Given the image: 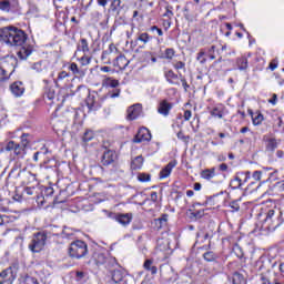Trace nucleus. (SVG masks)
<instances>
[{
	"label": "nucleus",
	"instance_id": "5701e85b",
	"mask_svg": "<svg viewBox=\"0 0 284 284\" xmlns=\"http://www.w3.org/2000/svg\"><path fill=\"white\" fill-rule=\"evenodd\" d=\"M151 39H152V37H150V34L148 32L138 33V37L135 39V43L138 41H140L141 43L146 45V43H150Z\"/></svg>",
	"mask_w": 284,
	"mask_h": 284
},
{
	"label": "nucleus",
	"instance_id": "79ce46f5",
	"mask_svg": "<svg viewBox=\"0 0 284 284\" xmlns=\"http://www.w3.org/2000/svg\"><path fill=\"white\" fill-rule=\"evenodd\" d=\"M92 61V58L88 57L87 54H84L81 59H80V63L81 65H90V62Z\"/></svg>",
	"mask_w": 284,
	"mask_h": 284
},
{
	"label": "nucleus",
	"instance_id": "864d4df0",
	"mask_svg": "<svg viewBox=\"0 0 284 284\" xmlns=\"http://www.w3.org/2000/svg\"><path fill=\"white\" fill-rule=\"evenodd\" d=\"M261 283L262 284H272V282L265 275H261Z\"/></svg>",
	"mask_w": 284,
	"mask_h": 284
},
{
	"label": "nucleus",
	"instance_id": "09e8293b",
	"mask_svg": "<svg viewBox=\"0 0 284 284\" xmlns=\"http://www.w3.org/2000/svg\"><path fill=\"white\" fill-rule=\"evenodd\" d=\"M68 77H70V74L65 71H62V72L59 73L58 79L60 81H63V79H68Z\"/></svg>",
	"mask_w": 284,
	"mask_h": 284
},
{
	"label": "nucleus",
	"instance_id": "9b49d317",
	"mask_svg": "<svg viewBox=\"0 0 284 284\" xmlns=\"http://www.w3.org/2000/svg\"><path fill=\"white\" fill-rule=\"evenodd\" d=\"M173 104L168 102V100H163L160 102L158 106L159 114H162V116H168L170 114V110H172Z\"/></svg>",
	"mask_w": 284,
	"mask_h": 284
},
{
	"label": "nucleus",
	"instance_id": "0eeeda50",
	"mask_svg": "<svg viewBox=\"0 0 284 284\" xmlns=\"http://www.w3.org/2000/svg\"><path fill=\"white\" fill-rule=\"evenodd\" d=\"M152 140V133H150V130L148 128H142L138 131L134 143H143V141H151Z\"/></svg>",
	"mask_w": 284,
	"mask_h": 284
},
{
	"label": "nucleus",
	"instance_id": "cd10ccee",
	"mask_svg": "<svg viewBox=\"0 0 284 284\" xmlns=\"http://www.w3.org/2000/svg\"><path fill=\"white\" fill-rule=\"evenodd\" d=\"M12 8V2L10 0H2L0 1V10L3 12H10Z\"/></svg>",
	"mask_w": 284,
	"mask_h": 284
},
{
	"label": "nucleus",
	"instance_id": "a878e982",
	"mask_svg": "<svg viewBox=\"0 0 284 284\" xmlns=\"http://www.w3.org/2000/svg\"><path fill=\"white\" fill-rule=\"evenodd\" d=\"M30 141H32V135L30 133H23L21 135V143H19L24 150L28 149V145H30Z\"/></svg>",
	"mask_w": 284,
	"mask_h": 284
},
{
	"label": "nucleus",
	"instance_id": "f704fd0d",
	"mask_svg": "<svg viewBox=\"0 0 284 284\" xmlns=\"http://www.w3.org/2000/svg\"><path fill=\"white\" fill-rule=\"evenodd\" d=\"M241 185H243V182H242L241 178H239V176H235L231 181V186L233 190H239V187H241Z\"/></svg>",
	"mask_w": 284,
	"mask_h": 284
},
{
	"label": "nucleus",
	"instance_id": "5fc2aeb1",
	"mask_svg": "<svg viewBox=\"0 0 284 284\" xmlns=\"http://www.w3.org/2000/svg\"><path fill=\"white\" fill-rule=\"evenodd\" d=\"M231 207L234 212H239V210H241V206H239V203L236 202H232Z\"/></svg>",
	"mask_w": 284,
	"mask_h": 284
},
{
	"label": "nucleus",
	"instance_id": "a211bd4d",
	"mask_svg": "<svg viewBox=\"0 0 284 284\" xmlns=\"http://www.w3.org/2000/svg\"><path fill=\"white\" fill-rule=\"evenodd\" d=\"M265 142H266L267 152H274V150H276V148H278V143L276 142V139H274V138H266Z\"/></svg>",
	"mask_w": 284,
	"mask_h": 284
},
{
	"label": "nucleus",
	"instance_id": "f8f14e48",
	"mask_svg": "<svg viewBox=\"0 0 284 284\" xmlns=\"http://www.w3.org/2000/svg\"><path fill=\"white\" fill-rule=\"evenodd\" d=\"M176 168V160L169 162L160 172V179H168L172 174V170Z\"/></svg>",
	"mask_w": 284,
	"mask_h": 284
},
{
	"label": "nucleus",
	"instance_id": "49530a36",
	"mask_svg": "<svg viewBox=\"0 0 284 284\" xmlns=\"http://www.w3.org/2000/svg\"><path fill=\"white\" fill-rule=\"evenodd\" d=\"M275 187L280 191V192H284V180L277 182L275 184Z\"/></svg>",
	"mask_w": 284,
	"mask_h": 284
},
{
	"label": "nucleus",
	"instance_id": "de8ad7c7",
	"mask_svg": "<svg viewBox=\"0 0 284 284\" xmlns=\"http://www.w3.org/2000/svg\"><path fill=\"white\" fill-rule=\"evenodd\" d=\"M263 175V172H261V171H255L254 173H253V179H254V181H261V176Z\"/></svg>",
	"mask_w": 284,
	"mask_h": 284
},
{
	"label": "nucleus",
	"instance_id": "13d9d810",
	"mask_svg": "<svg viewBox=\"0 0 284 284\" xmlns=\"http://www.w3.org/2000/svg\"><path fill=\"white\" fill-rule=\"evenodd\" d=\"M276 68H278V63H276V62H271V63H270V70H272V71L274 72V70H275Z\"/></svg>",
	"mask_w": 284,
	"mask_h": 284
},
{
	"label": "nucleus",
	"instance_id": "37998d69",
	"mask_svg": "<svg viewBox=\"0 0 284 284\" xmlns=\"http://www.w3.org/2000/svg\"><path fill=\"white\" fill-rule=\"evenodd\" d=\"M173 68L175 70H184L185 72V62L183 61H176L174 64H173Z\"/></svg>",
	"mask_w": 284,
	"mask_h": 284
},
{
	"label": "nucleus",
	"instance_id": "e2e57ef3",
	"mask_svg": "<svg viewBox=\"0 0 284 284\" xmlns=\"http://www.w3.org/2000/svg\"><path fill=\"white\" fill-rule=\"evenodd\" d=\"M119 10V7H116L113 2L111 3V11L116 12Z\"/></svg>",
	"mask_w": 284,
	"mask_h": 284
},
{
	"label": "nucleus",
	"instance_id": "f03ea898",
	"mask_svg": "<svg viewBox=\"0 0 284 284\" xmlns=\"http://www.w3.org/2000/svg\"><path fill=\"white\" fill-rule=\"evenodd\" d=\"M88 255V244L84 241L77 240L70 244L69 256L71 258H83Z\"/></svg>",
	"mask_w": 284,
	"mask_h": 284
},
{
	"label": "nucleus",
	"instance_id": "b1692460",
	"mask_svg": "<svg viewBox=\"0 0 284 284\" xmlns=\"http://www.w3.org/2000/svg\"><path fill=\"white\" fill-rule=\"evenodd\" d=\"M236 65H237V70H241L242 72L247 70V68H248L247 58H245V57L237 58Z\"/></svg>",
	"mask_w": 284,
	"mask_h": 284
},
{
	"label": "nucleus",
	"instance_id": "4c0bfd02",
	"mask_svg": "<svg viewBox=\"0 0 284 284\" xmlns=\"http://www.w3.org/2000/svg\"><path fill=\"white\" fill-rule=\"evenodd\" d=\"M196 61H199L202 65L207 62V59H205V51L201 50L197 53Z\"/></svg>",
	"mask_w": 284,
	"mask_h": 284
},
{
	"label": "nucleus",
	"instance_id": "dca6fc26",
	"mask_svg": "<svg viewBox=\"0 0 284 284\" xmlns=\"http://www.w3.org/2000/svg\"><path fill=\"white\" fill-rule=\"evenodd\" d=\"M19 284H39V280L28 274H24L19 277Z\"/></svg>",
	"mask_w": 284,
	"mask_h": 284
},
{
	"label": "nucleus",
	"instance_id": "58836bf2",
	"mask_svg": "<svg viewBox=\"0 0 284 284\" xmlns=\"http://www.w3.org/2000/svg\"><path fill=\"white\" fill-rule=\"evenodd\" d=\"M211 115L217 118V119H223V111L219 108H214L212 111H211Z\"/></svg>",
	"mask_w": 284,
	"mask_h": 284
},
{
	"label": "nucleus",
	"instance_id": "4be33fe9",
	"mask_svg": "<svg viewBox=\"0 0 284 284\" xmlns=\"http://www.w3.org/2000/svg\"><path fill=\"white\" fill-rule=\"evenodd\" d=\"M32 54V49L30 48H26L22 47L19 52H18V57L19 59H21L22 61H26V59H28V57H30Z\"/></svg>",
	"mask_w": 284,
	"mask_h": 284
},
{
	"label": "nucleus",
	"instance_id": "412c9836",
	"mask_svg": "<svg viewBox=\"0 0 284 284\" xmlns=\"http://www.w3.org/2000/svg\"><path fill=\"white\" fill-rule=\"evenodd\" d=\"M78 51L83 52L84 54L90 52V44L85 38L80 40V43L78 44Z\"/></svg>",
	"mask_w": 284,
	"mask_h": 284
},
{
	"label": "nucleus",
	"instance_id": "774afa93",
	"mask_svg": "<svg viewBox=\"0 0 284 284\" xmlns=\"http://www.w3.org/2000/svg\"><path fill=\"white\" fill-rule=\"evenodd\" d=\"M280 271L284 274V262L280 265Z\"/></svg>",
	"mask_w": 284,
	"mask_h": 284
},
{
	"label": "nucleus",
	"instance_id": "ea45409f",
	"mask_svg": "<svg viewBox=\"0 0 284 284\" xmlns=\"http://www.w3.org/2000/svg\"><path fill=\"white\" fill-rule=\"evenodd\" d=\"M138 180L141 182V183H148L150 181V174L148 173H140L138 175Z\"/></svg>",
	"mask_w": 284,
	"mask_h": 284
},
{
	"label": "nucleus",
	"instance_id": "e433bc0d",
	"mask_svg": "<svg viewBox=\"0 0 284 284\" xmlns=\"http://www.w3.org/2000/svg\"><path fill=\"white\" fill-rule=\"evenodd\" d=\"M156 225H160L159 227H163L168 225V215H162L158 220H155Z\"/></svg>",
	"mask_w": 284,
	"mask_h": 284
},
{
	"label": "nucleus",
	"instance_id": "c756f323",
	"mask_svg": "<svg viewBox=\"0 0 284 284\" xmlns=\"http://www.w3.org/2000/svg\"><path fill=\"white\" fill-rule=\"evenodd\" d=\"M175 54H176V51H174L173 48H168L164 51V59H166L168 61H172Z\"/></svg>",
	"mask_w": 284,
	"mask_h": 284
},
{
	"label": "nucleus",
	"instance_id": "a18cd8bd",
	"mask_svg": "<svg viewBox=\"0 0 284 284\" xmlns=\"http://www.w3.org/2000/svg\"><path fill=\"white\" fill-rule=\"evenodd\" d=\"M180 79L184 90L187 91V88H190V84H187V80H185V77H183L182 74H180Z\"/></svg>",
	"mask_w": 284,
	"mask_h": 284
},
{
	"label": "nucleus",
	"instance_id": "473e14b6",
	"mask_svg": "<svg viewBox=\"0 0 284 284\" xmlns=\"http://www.w3.org/2000/svg\"><path fill=\"white\" fill-rule=\"evenodd\" d=\"M168 272H174V268L170 264L160 265V274L162 276L168 274Z\"/></svg>",
	"mask_w": 284,
	"mask_h": 284
},
{
	"label": "nucleus",
	"instance_id": "c03bdc74",
	"mask_svg": "<svg viewBox=\"0 0 284 284\" xmlns=\"http://www.w3.org/2000/svg\"><path fill=\"white\" fill-rule=\"evenodd\" d=\"M274 214H275L274 210H270V211L267 212L265 222H266V223H272V220L274 219Z\"/></svg>",
	"mask_w": 284,
	"mask_h": 284
},
{
	"label": "nucleus",
	"instance_id": "c85d7f7f",
	"mask_svg": "<svg viewBox=\"0 0 284 284\" xmlns=\"http://www.w3.org/2000/svg\"><path fill=\"white\" fill-rule=\"evenodd\" d=\"M94 139V131L92 130H87L82 136L83 143H90Z\"/></svg>",
	"mask_w": 284,
	"mask_h": 284
},
{
	"label": "nucleus",
	"instance_id": "2f4dec72",
	"mask_svg": "<svg viewBox=\"0 0 284 284\" xmlns=\"http://www.w3.org/2000/svg\"><path fill=\"white\" fill-rule=\"evenodd\" d=\"M69 70H71V72H73V74H79V77H84L85 73L81 70H79V65H77V63L72 62L69 67Z\"/></svg>",
	"mask_w": 284,
	"mask_h": 284
},
{
	"label": "nucleus",
	"instance_id": "052dcab7",
	"mask_svg": "<svg viewBox=\"0 0 284 284\" xmlns=\"http://www.w3.org/2000/svg\"><path fill=\"white\" fill-rule=\"evenodd\" d=\"M194 216H195V219H201V216H203V211H196L194 213Z\"/></svg>",
	"mask_w": 284,
	"mask_h": 284
},
{
	"label": "nucleus",
	"instance_id": "a19ab883",
	"mask_svg": "<svg viewBox=\"0 0 284 284\" xmlns=\"http://www.w3.org/2000/svg\"><path fill=\"white\" fill-rule=\"evenodd\" d=\"M108 97L110 99H116V98L121 97V89H115V90L109 92Z\"/></svg>",
	"mask_w": 284,
	"mask_h": 284
},
{
	"label": "nucleus",
	"instance_id": "69168bd1",
	"mask_svg": "<svg viewBox=\"0 0 284 284\" xmlns=\"http://www.w3.org/2000/svg\"><path fill=\"white\" fill-rule=\"evenodd\" d=\"M186 196H189V197L194 196V191H192V190L186 191Z\"/></svg>",
	"mask_w": 284,
	"mask_h": 284
},
{
	"label": "nucleus",
	"instance_id": "0e129e2a",
	"mask_svg": "<svg viewBox=\"0 0 284 284\" xmlns=\"http://www.w3.org/2000/svg\"><path fill=\"white\" fill-rule=\"evenodd\" d=\"M194 190H195V192H199L201 190V183H195Z\"/></svg>",
	"mask_w": 284,
	"mask_h": 284
},
{
	"label": "nucleus",
	"instance_id": "603ef678",
	"mask_svg": "<svg viewBox=\"0 0 284 284\" xmlns=\"http://www.w3.org/2000/svg\"><path fill=\"white\" fill-rule=\"evenodd\" d=\"M24 194H27L28 196H32V194H34V189L26 187L24 189Z\"/></svg>",
	"mask_w": 284,
	"mask_h": 284
},
{
	"label": "nucleus",
	"instance_id": "680f3d73",
	"mask_svg": "<svg viewBox=\"0 0 284 284\" xmlns=\"http://www.w3.org/2000/svg\"><path fill=\"white\" fill-rule=\"evenodd\" d=\"M83 276H85V273L77 272V278H79V281H81V278H83Z\"/></svg>",
	"mask_w": 284,
	"mask_h": 284
},
{
	"label": "nucleus",
	"instance_id": "9d476101",
	"mask_svg": "<svg viewBox=\"0 0 284 284\" xmlns=\"http://www.w3.org/2000/svg\"><path fill=\"white\" fill-rule=\"evenodd\" d=\"M143 106L141 104H133L128 109V119L129 121H134V119H139L141 116V112Z\"/></svg>",
	"mask_w": 284,
	"mask_h": 284
},
{
	"label": "nucleus",
	"instance_id": "ddd939ff",
	"mask_svg": "<svg viewBox=\"0 0 284 284\" xmlns=\"http://www.w3.org/2000/svg\"><path fill=\"white\" fill-rule=\"evenodd\" d=\"M164 77L168 81V83H170L171 85H181V83H179V78H181V74H176L174 73L172 70L165 71Z\"/></svg>",
	"mask_w": 284,
	"mask_h": 284
},
{
	"label": "nucleus",
	"instance_id": "39448f33",
	"mask_svg": "<svg viewBox=\"0 0 284 284\" xmlns=\"http://www.w3.org/2000/svg\"><path fill=\"white\" fill-rule=\"evenodd\" d=\"M1 152H13L14 156L23 159L26 156V149L14 141H9Z\"/></svg>",
	"mask_w": 284,
	"mask_h": 284
},
{
	"label": "nucleus",
	"instance_id": "7ed1b4c3",
	"mask_svg": "<svg viewBox=\"0 0 284 284\" xmlns=\"http://www.w3.org/2000/svg\"><path fill=\"white\" fill-rule=\"evenodd\" d=\"M14 60L12 58H2L0 60V81L10 79L12 72H14Z\"/></svg>",
	"mask_w": 284,
	"mask_h": 284
},
{
	"label": "nucleus",
	"instance_id": "bb28decb",
	"mask_svg": "<svg viewBox=\"0 0 284 284\" xmlns=\"http://www.w3.org/2000/svg\"><path fill=\"white\" fill-rule=\"evenodd\" d=\"M203 258L207 263H213L214 261H216V258H219V255L216 253H214L213 251H207L203 254Z\"/></svg>",
	"mask_w": 284,
	"mask_h": 284
},
{
	"label": "nucleus",
	"instance_id": "bf43d9fd",
	"mask_svg": "<svg viewBox=\"0 0 284 284\" xmlns=\"http://www.w3.org/2000/svg\"><path fill=\"white\" fill-rule=\"evenodd\" d=\"M220 170L221 172H227V164L225 163L220 164Z\"/></svg>",
	"mask_w": 284,
	"mask_h": 284
},
{
	"label": "nucleus",
	"instance_id": "f257e3e1",
	"mask_svg": "<svg viewBox=\"0 0 284 284\" xmlns=\"http://www.w3.org/2000/svg\"><path fill=\"white\" fill-rule=\"evenodd\" d=\"M26 41H28V34L17 27L9 26L0 29V43H6L10 48H21Z\"/></svg>",
	"mask_w": 284,
	"mask_h": 284
},
{
	"label": "nucleus",
	"instance_id": "6e6d98bb",
	"mask_svg": "<svg viewBox=\"0 0 284 284\" xmlns=\"http://www.w3.org/2000/svg\"><path fill=\"white\" fill-rule=\"evenodd\" d=\"M277 99H278V97L276 95V93H274L273 98L271 100H268V103H271L272 105H276Z\"/></svg>",
	"mask_w": 284,
	"mask_h": 284
},
{
	"label": "nucleus",
	"instance_id": "20e7f679",
	"mask_svg": "<svg viewBox=\"0 0 284 284\" xmlns=\"http://www.w3.org/2000/svg\"><path fill=\"white\" fill-rule=\"evenodd\" d=\"M45 241H48V235L43 232L36 233L31 243L29 244V250L33 253H39L45 247Z\"/></svg>",
	"mask_w": 284,
	"mask_h": 284
},
{
	"label": "nucleus",
	"instance_id": "1a4fd4ad",
	"mask_svg": "<svg viewBox=\"0 0 284 284\" xmlns=\"http://www.w3.org/2000/svg\"><path fill=\"white\" fill-rule=\"evenodd\" d=\"M111 219L120 223V225H130L132 223V214L124 213V214H111Z\"/></svg>",
	"mask_w": 284,
	"mask_h": 284
},
{
	"label": "nucleus",
	"instance_id": "72a5a7b5",
	"mask_svg": "<svg viewBox=\"0 0 284 284\" xmlns=\"http://www.w3.org/2000/svg\"><path fill=\"white\" fill-rule=\"evenodd\" d=\"M95 261H97V265L99 267L101 265H105V263L108 262V257H105V254H103V253H98Z\"/></svg>",
	"mask_w": 284,
	"mask_h": 284
},
{
	"label": "nucleus",
	"instance_id": "393cba45",
	"mask_svg": "<svg viewBox=\"0 0 284 284\" xmlns=\"http://www.w3.org/2000/svg\"><path fill=\"white\" fill-rule=\"evenodd\" d=\"M119 80H114L112 78H105L102 81V85H104V88H119Z\"/></svg>",
	"mask_w": 284,
	"mask_h": 284
},
{
	"label": "nucleus",
	"instance_id": "6ab92c4d",
	"mask_svg": "<svg viewBox=\"0 0 284 284\" xmlns=\"http://www.w3.org/2000/svg\"><path fill=\"white\" fill-rule=\"evenodd\" d=\"M202 179H205L206 181H211V179H214L216 176V170L213 169H206L201 172Z\"/></svg>",
	"mask_w": 284,
	"mask_h": 284
},
{
	"label": "nucleus",
	"instance_id": "c9c22d12",
	"mask_svg": "<svg viewBox=\"0 0 284 284\" xmlns=\"http://www.w3.org/2000/svg\"><path fill=\"white\" fill-rule=\"evenodd\" d=\"M253 125H261L263 123V114L257 113L255 116L252 115Z\"/></svg>",
	"mask_w": 284,
	"mask_h": 284
},
{
	"label": "nucleus",
	"instance_id": "423d86ee",
	"mask_svg": "<svg viewBox=\"0 0 284 284\" xmlns=\"http://www.w3.org/2000/svg\"><path fill=\"white\" fill-rule=\"evenodd\" d=\"M17 278V268L10 266L0 273V284H12Z\"/></svg>",
	"mask_w": 284,
	"mask_h": 284
},
{
	"label": "nucleus",
	"instance_id": "8fccbe9b",
	"mask_svg": "<svg viewBox=\"0 0 284 284\" xmlns=\"http://www.w3.org/2000/svg\"><path fill=\"white\" fill-rule=\"evenodd\" d=\"M190 119H192V111H184V121H190Z\"/></svg>",
	"mask_w": 284,
	"mask_h": 284
},
{
	"label": "nucleus",
	"instance_id": "3c124183",
	"mask_svg": "<svg viewBox=\"0 0 284 284\" xmlns=\"http://www.w3.org/2000/svg\"><path fill=\"white\" fill-rule=\"evenodd\" d=\"M150 196L153 203H156V201H159V194L156 192H151Z\"/></svg>",
	"mask_w": 284,
	"mask_h": 284
},
{
	"label": "nucleus",
	"instance_id": "4d7b16f0",
	"mask_svg": "<svg viewBox=\"0 0 284 284\" xmlns=\"http://www.w3.org/2000/svg\"><path fill=\"white\" fill-rule=\"evenodd\" d=\"M98 6H102V8H105L108 6V0H98Z\"/></svg>",
	"mask_w": 284,
	"mask_h": 284
},
{
	"label": "nucleus",
	"instance_id": "338daca9",
	"mask_svg": "<svg viewBox=\"0 0 284 284\" xmlns=\"http://www.w3.org/2000/svg\"><path fill=\"white\" fill-rule=\"evenodd\" d=\"M101 72H110V67H102Z\"/></svg>",
	"mask_w": 284,
	"mask_h": 284
},
{
	"label": "nucleus",
	"instance_id": "aec40b11",
	"mask_svg": "<svg viewBox=\"0 0 284 284\" xmlns=\"http://www.w3.org/2000/svg\"><path fill=\"white\" fill-rule=\"evenodd\" d=\"M143 168V156L138 155L135 159L131 162V169L132 170H141Z\"/></svg>",
	"mask_w": 284,
	"mask_h": 284
},
{
	"label": "nucleus",
	"instance_id": "2eb2a0df",
	"mask_svg": "<svg viewBox=\"0 0 284 284\" xmlns=\"http://www.w3.org/2000/svg\"><path fill=\"white\" fill-rule=\"evenodd\" d=\"M114 65L119 68V70H125L128 65H130V60H128L125 55H119L115 59Z\"/></svg>",
	"mask_w": 284,
	"mask_h": 284
},
{
	"label": "nucleus",
	"instance_id": "7c9ffc66",
	"mask_svg": "<svg viewBox=\"0 0 284 284\" xmlns=\"http://www.w3.org/2000/svg\"><path fill=\"white\" fill-rule=\"evenodd\" d=\"M245 283V277L243 274L235 272L233 274V284H243Z\"/></svg>",
	"mask_w": 284,
	"mask_h": 284
},
{
	"label": "nucleus",
	"instance_id": "6e6552de",
	"mask_svg": "<svg viewBox=\"0 0 284 284\" xmlns=\"http://www.w3.org/2000/svg\"><path fill=\"white\" fill-rule=\"evenodd\" d=\"M116 161V152L113 150H106L104 151L102 155L101 163L102 165H113V163Z\"/></svg>",
	"mask_w": 284,
	"mask_h": 284
},
{
	"label": "nucleus",
	"instance_id": "4468645a",
	"mask_svg": "<svg viewBox=\"0 0 284 284\" xmlns=\"http://www.w3.org/2000/svg\"><path fill=\"white\" fill-rule=\"evenodd\" d=\"M10 90L14 97H21L26 92V88L22 82H14L11 84Z\"/></svg>",
	"mask_w": 284,
	"mask_h": 284
},
{
	"label": "nucleus",
	"instance_id": "f3484780",
	"mask_svg": "<svg viewBox=\"0 0 284 284\" xmlns=\"http://www.w3.org/2000/svg\"><path fill=\"white\" fill-rule=\"evenodd\" d=\"M143 267L146 270V272H151L152 276L159 272V268L154 265L152 260H146L143 264Z\"/></svg>",
	"mask_w": 284,
	"mask_h": 284
}]
</instances>
